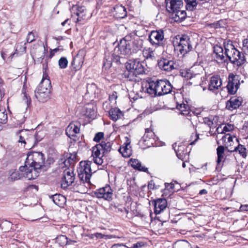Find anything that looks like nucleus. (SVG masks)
I'll return each instance as SVG.
<instances>
[{"instance_id":"nucleus-1","label":"nucleus","mask_w":248,"mask_h":248,"mask_svg":"<svg viewBox=\"0 0 248 248\" xmlns=\"http://www.w3.org/2000/svg\"><path fill=\"white\" fill-rule=\"evenodd\" d=\"M91 162L89 161H81L79 163V167L78 168V176L81 182L78 184V192L84 193L86 188L84 185V183H89L91 177L92 175L91 170Z\"/></svg>"},{"instance_id":"nucleus-2","label":"nucleus","mask_w":248,"mask_h":248,"mask_svg":"<svg viewBox=\"0 0 248 248\" xmlns=\"http://www.w3.org/2000/svg\"><path fill=\"white\" fill-rule=\"evenodd\" d=\"M224 46L225 55L231 63L237 66H240L245 62L246 60L244 54L235 48L232 42H225Z\"/></svg>"},{"instance_id":"nucleus-3","label":"nucleus","mask_w":248,"mask_h":248,"mask_svg":"<svg viewBox=\"0 0 248 248\" xmlns=\"http://www.w3.org/2000/svg\"><path fill=\"white\" fill-rule=\"evenodd\" d=\"M45 157L44 155L41 152H30L27 155L25 165L20 166L19 170L21 171H24L26 170V168L28 166H32L39 170L44 166Z\"/></svg>"},{"instance_id":"nucleus-4","label":"nucleus","mask_w":248,"mask_h":248,"mask_svg":"<svg viewBox=\"0 0 248 248\" xmlns=\"http://www.w3.org/2000/svg\"><path fill=\"white\" fill-rule=\"evenodd\" d=\"M125 68L126 69L128 74L125 71V78H129V80H132V78L136 77L140 74L145 73L144 68L139 61L136 59L129 60L125 63Z\"/></svg>"},{"instance_id":"nucleus-5","label":"nucleus","mask_w":248,"mask_h":248,"mask_svg":"<svg viewBox=\"0 0 248 248\" xmlns=\"http://www.w3.org/2000/svg\"><path fill=\"white\" fill-rule=\"evenodd\" d=\"M161 86V80L156 81L150 80L145 86V92L149 93L152 97L161 96L162 95Z\"/></svg>"},{"instance_id":"nucleus-6","label":"nucleus","mask_w":248,"mask_h":248,"mask_svg":"<svg viewBox=\"0 0 248 248\" xmlns=\"http://www.w3.org/2000/svg\"><path fill=\"white\" fill-rule=\"evenodd\" d=\"M176 49L180 53L184 55L192 49L189 38L186 35H184L180 38L179 42L176 46Z\"/></svg>"},{"instance_id":"nucleus-7","label":"nucleus","mask_w":248,"mask_h":248,"mask_svg":"<svg viewBox=\"0 0 248 248\" xmlns=\"http://www.w3.org/2000/svg\"><path fill=\"white\" fill-rule=\"evenodd\" d=\"M85 56V50L80 49L78 51L77 54L73 58L71 62L72 71H74L76 72L82 68Z\"/></svg>"},{"instance_id":"nucleus-8","label":"nucleus","mask_w":248,"mask_h":248,"mask_svg":"<svg viewBox=\"0 0 248 248\" xmlns=\"http://www.w3.org/2000/svg\"><path fill=\"white\" fill-rule=\"evenodd\" d=\"M75 179V174L72 168L66 169L63 172V176L62 179V187L63 188H67L71 185Z\"/></svg>"},{"instance_id":"nucleus-9","label":"nucleus","mask_w":248,"mask_h":248,"mask_svg":"<svg viewBox=\"0 0 248 248\" xmlns=\"http://www.w3.org/2000/svg\"><path fill=\"white\" fill-rule=\"evenodd\" d=\"M159 68L167 72L171 71L173 69L179 68V65L174 61L166 59H162L158 61Z\"/></svg>"},{"instance_id":"nucleus-10","label":"nucleus","mask_w":248,"mask_h":248,"mask_svg":"<svg viewBox=\"0 0 248 248\" xmlns=\"http://www.w3.org/2000/svg\"><path fill=\"white\" fill-rule=\"evenodd\" d=\"M240 83L238 77L233 74H230L228 78V83L227 88L228 93L232 94L236 93L239 87Z\"/></svg>"},{"instance_id":"nucleus-11","label":"nucleus","mask_w":248,"mask_h":248,"mask_svg":"<svg viewBox=\"0 0 248 248\" xmlns=\"http://www.w3.org/2000/svg\"><path fill=\"white\" fill-rule=\"evenodd\" d=\"M164 39V32L162 30L153 31H151L149 36V40L150 43L155 47L160 45L161 43Z\"/></svg>"},{"instance_id":"nucleus-12","label":"nucleus","mask_w":248,"mask_h":248,"mask_svg":"<svg viewBox=\"0 0 248 248\" xmlns=\"http://www.w3.org/2000/svg\"><path fill=\"white\" fill-rule=\"evenodd\" d=\"M19 140L18 142L24 144V147L25 145H28L27 147L32 144L33 137L32 135L30 134V132L26 130H19L18 132Z\"/></svg>"},{"instance_id":"nucleus-13","label":"nucleus","mask_w":248,"mask_h":248,"mask_svg":"<svg viewBox=\"0 0 248 248\" xmlns=\"http://www.w3.org/2000/svg\"><path fill=\"white\" fill-rule=\"evenodd\" d=\"M95 195L98 198H103L106 200L109 201L112 199V190L109 185L101 188L96 190Z\"/></svg>"},{"instance_id":"nucleus-14","label":"nucleus","mask_w":248,"mask_h":248,"mask_svg":"<svg viewBox=\"0 0 248 248\" xmlns=\"http://www.w3.org/2000/svg\"><path fill=\"white\" fill-rule=\"evenodd\" d=\"M166 9L169 13H174L183 6V2L179 0H165Z\"/></svg>"},{"instance_id":"nucleus-15","label":"nucleus","mask_w":248,"mask_h":248,"mask_svg":"<svg viewBox=\"0 0 248 248\" xmlns=\"http://www.w3.org/2000/svg\"><path fill=\"white\" fill-rule=\"evenodd\" d=\"M46 77L47 76H45V77L43 76V78L35 91L43 93H46L47 91V93H50L51 83L50 80L46 78Z\"/></svg>"},{"instance_id":"nucleus-16","label":"nucleus","mask_w":248,"mask_h":248,"mask_svg":"<svg viewBox=\"0 0 248 248\" xmlns=\"http://www.w3.org/2000/svg\"><path fill=\"white\" fill-rule=\"evenodd\" d=\"M124 40V38L121 39L120 43L118 44V46L115 48L114 55V61L118 63H122L121 59H123L122 52L124 51V46L122 45V41Z\"/></svg>"},{"instance_id":"nucleus-17","label":"nucleus","mask_w":248,"mask_h":248,"mask_svg":"<svg viewBox=\"0 0 248 248\" xmlns=\"http://www.w3.org/2000/svg\"><path fill=\"white\" fill-rule=\"evenodd\" d=\"M242 101L241 97H232L226 102V108L230 110L236 109L241 106Z\"/></svg>"},{"instance_id":"nucleus-18","label":"nucleus","mask_w":248,"mask_h":248,"mask_svg":"<svg viewBox=\"0 0 248 248\" xmlns=\"http://www.w3.org/2000/svg\"><path fill=\"white\" fill-rule=\"evenodd\" d=\"M26 170L24 171L23 177L27 178L28 180H33L39 176V169H36L33 167L28 166L26 168Z\"/></svg>"},{"instance_id":"nucleus-19","label":"nucleus","mask_w":248,"mask_h":248,"mask_svg":"<svg viewBox=\"0 0 248 248\" xmlns=\"http://www.w3.org/2000/svg\"><path fill=\"white\" fill-rule=\"evenodd\" d=\"M222 85V81L218 75L212 76L210 78L208 89L210 91H214L217 90Z\"/></svg>"},{"instance_id":"nucleus-20","label":"nucleus","mask_w":248,"mask_h":248,"mask_svg":"<svg viewBox=\"0 0 248 248\" xmlns=\"http://www.w3.org/2000/svg\"><path fill=\"white\" fill-rule=\"evenodd\" d=\"M155 213L156 215L160 214L167 206V202L165 199H158L155 201Z\"/></svg>"},{"instance_id":"nucleus-21","label":"nucleus","mask_w":248,"mask_h":248,"mask_svg":"<svg viewBox=\"0 0 248 248\" xmlns=\"http://www.w3.org/2000/svg\"><path fill=\"white\" fill-rule=\"evenodd\" d=\"M198 70H196L195 66H193L187 72V77L189 79L196 78L197 79L201 78V74L200 73L202 71V68L201 66L198 65Z\"/></svg>"},{"instance_id":"nucleus-22","label":"nucleus","mask_w":248,"mask_h":248,"mask_svg":"<svg viewBox=\"0 0 248 248\" xmlns=\"http://www.w3.org/2000/svg\"><path fill=\"white\" fill-rule=\"evenodd\" d=\"M80 128L78 124H76L74 123H70L66 129V135L69 137H74L76 134L79 132Z\"/></svg>"},{"instance_id":"nucleus-23","label":"nucleus","mask_w":248,"mask_h":248,"mask_svg":"<svg viewBox=\"0 0 248 248\" xmlns=\"http://www.w3.org/2000/svg\"><path fill=\"white\" fill-rule=\"evenodd\" d=\"M142 54L146 59H150L152 60H155L156 54L155 53V48L154 47H146L143 48Z\"/></svg>"},{"instance_id":"nucleus-24","label":"nucleus","mask_w":248,"mask_h":248,"mask_svg":"<svg viewBox=\"0 0 248 248\" xmlns=\"http://www.w3.org/2000/svg\"><path fill=\"white\" fill-rule=\"evenodd\" d=\"M214 53L215 57L217 59V61H220V62H225L223 48L218 45H216L214 47Z\"/></svg>"},{"instance_id":"nucleus-25","label":"nucleus","mask_w":248,"mask_h":248,"mask_svg":"<svg viewBox=\"0 0 248 248\" xmlns=\"http://www.w3.org/2000/svg\"><path fill=\"white\" fill-rule=\"evenodd\" d=\"M128 164V165L131 166L134 169L140 171L146 172L148 170V168L142 166L141 163L137 159H131Z\"/></svg>"},{"instance_id":"nucleus-26","label":"nucleus","mask_w":248,"mask_h":248,"mask_svg":"<svg viewBox=\"0 0 248 248\" xmlns=\"http://www.w3.org/2000/svg\"><path fill=\"white\" fill-rule=\"evenodd\" d=\"M31 53L33 55V59L40 57H45L46 49L44 46H37L35 48H33Z\"/></svg>"},{"instance_id":"nucleus-27","label":"nucleus","mask_w":248,"mask_h":248,"mask_svg":"<svg viewBox=\"0 0 248 248\" xmlns=\"http://www.w3.org/2000/svg\"><path fill=\"white\" fill-rule=\"evenodd\" d=\"M161 81L162 86L161 87V90L162 95L170 93L172 89V86L171 84L167 80H161Z\"/></svg>"},{"instance_id":"nucleus-28","label":"nucleus","mask_w":248,"mask_h":248,"mask_svg":"<svg viewBox=\"0 0 248 248\" xmlns=\"http://www.w3.org/2000/svg\"><path fill=\"white\" fill-rule=\"evenodd\" d=\"M24 171H21L19 170H13L10 171L9 173L10 175L8 177V179L10 181H14L21 179L23 177Z\"/></svg>"},{"instance_id":"nucleus-29","label":"nucleus","mask_w":248,"mask_h":248,"mask_svg":"<svg viewBox=\"0 0 248 248\" xmlns=\"http://www.w3.org/2000/svg\"><path fill=\"white\" fill-rule=\"evenodd\" d=\"M109 115L110 119L113 121H116L123 115V113L119 108H115L109 111Z\"/></svg>"},{"instance_id":"nucleus-30","label":"nucleus","mask_w":248,"mask_h":248,"mask_svg":"<svg viewBox=\"0 0 248 248\" xmlns=\"http://www.w3.org/2000/svg\"><path fill=\"white\" fill-rule=\"evenodd\" d=\"M51 198L54 203L60 207L62 206L66 200L65 198L60 194L52 195Z\"/></svg>"},{"instance_id":"nucleus-31","label":"nucleus","mask_w":248,"mask_h":248,"mask_svg":"<svg viewBox=\"0 0 248 248\" xmlns=\"http://www.w3.org/2000/svg\"><path fill=\"white\" fill-rule=\"evenodd\" d=\"M35 97L38 100L39 102H45L49 99V93L43 92H40L35 91L34 92Z\"/></svg>"},{"instance_id":"nucleus-32","label":"nucleus","mask_w":248,"mask_h":248,"mask_svg":"<svg viewBox=\"0 0 248 248\" xmlns=\"http://www.w3.org/2000/svg\"><path fill=\"white\" fill-rule=\"evenodd\" d=\"M173 248H191L189 243L184 240H180L174 243Z\"/></svg>"},{"instance_id":"nucleus-33","label":"nucleus","mask_w":248,"mask_h":248,"mask_svg":"<svg viewBox=\"0 0 248 248\" xmlns=\"http://www.w3.org/2000/svg\"><path fill=\"white\" fill-rule=\"evenodd\" d=\"M176 108L183 115H187L189 113V107L186 104H178L176 106Z\"/></svg>"},{"instance_id":"nucleus-34","label":"nucleus","mask_w":248,"mask_h":248,"mask_svg":"<svg viewBox=\"0 0 248 248\" xmlns=\"http://www.w3.org/2000/svg\"><path fill=\"white\" fill-rule=\"evenodd\" d=\"M33 137V144L31 146H28L27 148H31L34 146L35 144L40 141L44 137V133L42 131H38L35 133L34 135H32Z\"/></svg>"},{"instance_id":"nucleus-35","label":"nucleus","mask_w":248,"mask_h":248,"mask_svg":"<svg viewBox=\"0 0 248 248\" xmlns=\"http://www.w3.org/2000/svg\"><path fill=\"white\" fill-rule=\"evenodd\" d=\"M125 158L129 157L132 154V150L130 144V140L129 139L125 137Z\"/></svg>"},{"instance_id":"nucleus-36","label":"nucleus","mask_w":248,"mask_h":248,"mask_svg":"<svg viewBox=\"0 0 248 248\" xmlns=\"http://www.w3.org/2000/svg\"><path fill=\"white\" fill-rule=\"evenodd\" d=\"M112 143L109 141L106 142V141H102L99 145L102 146V150L103 153H108L111 150Z\"/></svg>"},{"instance_id":"nucleus-37","label":"nucleus","mask_w":248,"mask_h":248,"mask_svg":"<svg viewBox=\"0 0 248 248\" xmlns=\"http://www.w3.org/2000/svg\"><path fill=\"white\" fill-rule=\"evenodd\" d=\"M186 3V8L187 10L193 11L196 8L197 5L199 0H185Z\"/></svg>"},{"instance_id":"nucleus-38","label":"nucleus","mask_w":248,"mask_h":248,"mask_svg":"<svg viewBox=\"0 0 248 248\" xmlns=\"http://www.w3.org/2000/svg\"><path fill=\"white\" fill-rule=\"evenodd\" d=\"M232 151L238 152L239 154L244 158H245L247 155L246 148L240 144H239L237 147H235Z\"/></svg>"},{"instance_id":"nucleus-39","label":"nucleus","mask_w":248,"mask_h":248,"mask_svg":"<svg viewBox=\"0 0 248 248\" xmlns=\"http://www.w3.org/2000/svg\"><path fill=\"white\" fill-rule=\"evenodd\" d=\"M114 9L115 11V16L116 18L120 19L124 18V16L123 15L124 13V6L122 5L120 6H116Z\"/></svg>"},{"instance_id":"nucleus-40","label":"nucleus","mask_w":248,"mask_h":248,"mask_svg":"<svg viewBox=\"0 0 248 248\" xmlns=\"http://www.w3.org/2000/svg\"><path fill=\"white\" fill-rule=\"evenodd\" d=\"M8 120L7 113L4 108L0 107V124H6Z\"/></svg>"},{"instance_id":"nucleus-41","label":"nucleus","mask_w":248,"mask_h":248,"mask_svg":"<svg viewBox=\"0 0 248 248\" xmlns=\"http://www.w3.org/2000/svg\"><path fill=\"white\" fill-rule=\"evenodd\" d=\"M87 11H85L83 13H81L77 16L76 23H78L80 24H84V22L89 18V15L87 14Z\"/></svg>"},{"instance_id":"nucleus-42","label":"nucleus","mask_w":248,"mask_h":248,"mask_svg":"<svg viewBox=\"0 0 248 248\" xmlns=\"http://www.w3.org/2000/svg\"><path fill=\"white\" fill-rule=\"evenodd\" d=\"M102 146L97 144L92 148V155L93 157H98L101 155V151H102Z\"/></svg>"},{"instance_id":"nucleus-43","label":"nucleus","mask_w":248,"mask_h":248,"mask_svg":"<svg viewBox=\"0 0 248 248\" xmlns=\"http://www.w3.org/2000/svg\"><path fill=\"white\" fill-rule=\"evenodd\" d=\"M56 242L59 245L63 247L68 244V238L66 236L61 235L57 237Z\"/></svg>"},{"instance_id":"nucleus-44","label":"nucleus","mask_w":248,"mask_h":248,"mask_svg":"<svg viewBox=\"0 0 248 248\" xmlns=\"http://www.w3.org/2000/svg\"><path fill=\"white\" fill-rule=\"evenodd\" d=\"M174 14H175V15L173 17L175 18L178 17V19L177 20H183L186 18V16L185 11L180 10V9L176 11L175 13H174Z\"/></svg>"},{"instance_id":"nucleus-45","label":"nucleus","mask_w":248,"mask_h":248,"mask_svg":"<svg viewBox=\"0 0 248 248\" xmlns=\"http://www.w3.org/2000/svg\"><path fill=\"white\" fill-rule=\"evenodd\" d=\"M68 60L65 57H61L58 62L59 67L61 69H65L68 64Z\"/></svg>"},{"instance_id":"nucleus-46","label":"nucleus","mask_w":248,"mask_h":248,"mask_svg":"<svg viewBox=\"0 0 248 248\" xmlns=\"http://www.w3.org/2000/svg\"><path fill=\"white\" fill-rule=\"evenodd\" d=\"M35 31H32L28 33L26 38L28 43H31L35 40Z\"/></svg>"},{"instance_id":"nucleus-47","label":"nucleus","mask_w":248,"mask_h":248,"mask_svg":"<svg viewBox=\"0 0 248 248\" xmlns=\"http://www.w3.org/2000/svg\"><path fill=\"white\" fill-rule=\"evenodd\" d=\"M96 86L94 84H88L87 86V92L88 93H95Z\"/></svg>"},{"instance_id":"nucleus-48","label":"nucleus","mask_w":248,"mask_h":248,"mask_svg":"<svg viewBox=\"0 0 248 248\" xmlns=\"http://www.w3.org/2000/svg\"><path fill=\"white\" fill-rule=\"evenodd\" d=\"M233 129V125L231 124H227L226 125L222 130H221V132L220 133H224L226 132L231 131Z\"/></svg>"},{"instance_id":"nucleus-49","label":"nucleus","mask_w":248,"mask_h":248,"mask_svg":"<svg viewBox=\"0 0 248 248\" xmlns=\"http://www.w3.org/2000/svg\"><path fill=\"white\" fill-rule=\"evenodd\" d=\"M23 101L26 104L27 108L29 107L31 103V99L26 93H23Z\"/></svg>"},{"instance_id":"nucleus-50","label":"nucleus","mask_w":248,"mask_h":248,"mask_svg":"<svg viewBox=\"0 0 248 248\" xmlns=\"http://www.w3.org/2000/svg\"><path fill=\"white\" fill-rule=\"evenodd\" d=\"M145 247V244L143 242H140L133 244L131 247L126 246L125 245L126 248H141Z\"/></svg>"},{"instance_id":"nucleus-51","label":"nucleus","mask_w":248,"mask_h":248,"mask_svg":"<svg viewBox=\"0 0 248 248\" xmlns=\"http://www.w3.org/2000/svg\"><path fill=\"white\" fill-rule=\"evenodd\" d=\"M104 136V133L103 132H98L95 135L93 138V140L96 142L99 141Z\"/></svg>"},{"instance_id":"nucleus-52","label":"nucleus","mask_w":248,"mask_h":248,"mask_svg":"<svg viewBox=\"0 0 248 248\" xmlns=\"http://www.w3.org/2000/svg\"><path fill=\"white\" fill-rule=\"evenodd\" d=\"M74 161L72 160V159L69 158L68 157L66 159H65L62 163L66 167H68V166L72 165L74 163Z\"/></svg>"},{"instance_id":"nucleus-53","label":"nucleus","mask_w":248,"mask_h":248,"mask_svg":"<svg viewBox=\"0 0 248 248\" xmlns=\"http://www.w3.org/2000/svg\"><path fill=\"white\" fill-rule=\"evenodd\" d=\"M204 123L207 124L210 128L214 127L213 121L209 118H205L203 119Z\"/></svg>"},{"instance_id":"nucleus-54","label":"nucleus","mask_w":248,"mask_h":248,"mask_svg":"<svg viewBox=\"0 0 248 248\" xmlns=\"http://www.w3.org/2000/svg\"><path fill=\"white\" fill-rule=\"evenodd\" d=\"M224 150V147L223 146H219L217 149V156H223Z\"/></svg>"},{"instance_id":"nucleus-55","label":"nucleus","mask_w":248,"mask_h":248,"mask_svg":"<svg viewBox=\"0 0 248 248\" xmlns=\"http://www.w3.org/2000/svg\"><path fill=\"white\" fill-rule=\"evenodd\" d=\"M102 157V155L98 157H93L94 162L98 165H101L103 163V160Z\"/></svg>"},{"instance_id":"nucleus-56","label":"nucleus","mask_w":248,"mask_h":248,"mask_svg":"<svg viewBox=\"0 0 248 248\" xmlns=\"http://www.w3.org/2000/svg\"><path fill=\"white\" fill-rule=\"evenodd\" d=\"M131 47L129 42H126L125 40V54L131 53Z\"/></svg>"},{"instance_id":"nucleus-57","label":"nucleus","mask_w":248,"mask_h":248,"mask_svg":"<svg viewBox=\"0 0 248 248\" xmlns=\"http://www.w3.org/2000/svg\"><path fill=\"white\" fill-rule=\"evenodd\" d=\"M87 10L84 6H78L77 7V12L76 13V15L77 16L80 14L81 13H83L84 12L86 11Z\"/></svg>"},{"instance_id":"nucleus-58","label":"nucleus","mask_w":248,"mask_h":248,"mask_svg":"<svg viewBox=\"0 0 248 248\" xmlns=\"http://www.w3.org/2000/svg\"><path fill=\"white\" fill-rule=\"evenodd\" d=\"M117 93L114 92L112 93V94L109 95V100L111 102H112L113 101L115 102V100L117 99Z\"/></svg>"},{"instance_id":"nucleus-59","label":"nucleus","mask_w":248,"mask_h":248,"mask_svg":"<svg viewBox=\"0 0 248 248\" xmlns=\"http://www.w3.org/2000/svg\"><path fill=\"white\" fill-rule=\"evenodd\" d=\"M77 156V153L74 152L72 154H71L70 155V156H68L69 158L72 159V160H73L74 162H75L76 160V158Z\"/></svg>"},{"instance_id":"nucleus-60","label":"nucleus","mask_w":248,"mask_h":248,"mask_svg":"<svg viewBox=\"0 0 248 248\" xmlns=\"http://www.w3.org/2000/svg\"><path fill=\"white\" fill-rule=\"evenodd\" d=\"M59 50V48H56L52 50L50 53L49 58H51L54 55L55 53L57 52Z\"/></svg>"},{"instance_id":"nucleus-61","label":"nucleus","mask_w":248,"mask_h":248,"mask_svg":"<svg viewBox=\"0 0 248 248\" xmlns=\"http://www.w3.org/2000/svg\"><path fill=\"white\" fill-rule=\"evenodd\" d=\"M45 57H40L38 58H36L34 59L35 62H36L38 63H42L43 60L44 59Z\"/></svg>"},{"instance_id":"nucleus-62","label":"nucleus","mask_w":248,"mask_h":248,"mask_svg":"<svg viewBox=\"0 0 248 248\" xmlns=\"http://www.w3.org/2000/svg\"><path fill=\"white\" fill-rule=\"evenodd\" d=\"M165 186H166V187L169 188V189H173L174 188V185L173 184H171V183H165Z\"/></svg>"},{"instance_id":"nucleus-63","label":"nucleus","mask_w":248,"mask_h":248,"mask_svg":"<svg viewBox=\"0 0 248 248\" xmlns=\"http://www.w3.org/2000/svg\"><path fill=\"white\" fill-rule=\"evenodd\" d=\"M148 188L153 189L155 187V183L153 181H151L148 185Z\"/></svg>"},{"instance_id":"nucleus-64","label":"nucleus","mask_w":248,"mask_h":248,"mask_svg":"<svg viewBox=\"0 0 248 248\" xmlns=\"http://www.w3.org/2000/svg\"><path fill=\"white\" fill-rule=\"evenodd\" d=\"M243 45L244 47L248 48V39H245L243 40Z\"/></svg>"}]
</instances>
